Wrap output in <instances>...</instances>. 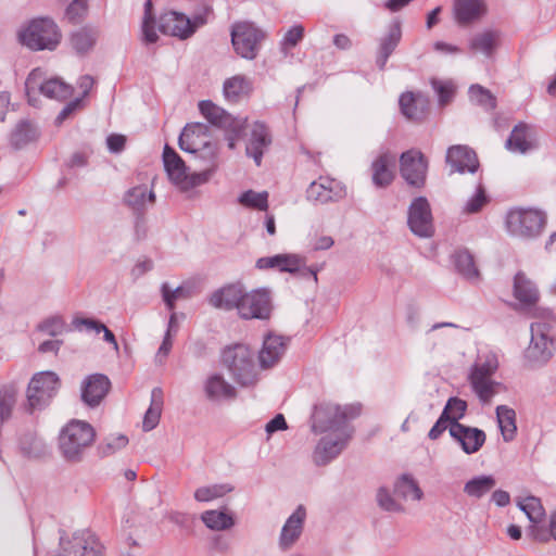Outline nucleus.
Instances as JSON below:
<instances>
[{
	"mask_svg": "<svg viewBox=\"0 0 556 556\" xmlns=\"http://www.w3.org/2000/svg\"><path fill=\"white\" fill-rule=\"evenodd\" d=\"M238 203L249 210L254 211H267L268 208V192L267 191H254L252 189L243 191L238 197Z\"/></svg>",
	"mask_w": 556,
	"mask_h": 556,
	"instance_id": "37998d69",
	"label": "nucleus"
},
{
	"mask_svg": "<svg viewBox=\"0 0 556 556\" xmlns=\"http://www.w3.org/2000/svg\"><path fill=\"white\" fill-rule=\"evenodd\" d=\"M273 312L271 290L268 288H257L247 291L243 288V295L238 306V315L240 318L250 319H268Z\"/></svg>",
	"mask_w": 556,
	"mask_h": 556,
	"instance_id": "9b49d317",
	"label": "nucleus"
},
{
	"mask_svg": "<svg viewBox=\"0 0 556 556\" xmlns=\"http://www.w3.org/2000/svg\"><path fill=\"white\" fill-rule=\"evenodd\" d=\"M224 366L237 383L249 387L257 378L254 353L244 344H236L224 350L222 355Z\"/></svg>",
	"mask_w": 556,
	"mask_h": 556,
	"instance_id": "423d86ee",
	"label": "nucleus"
},
{
	"mask_svg": "<svg viewBox=\"0 0 556 556\" xmlns=\"http://www.w3.org/2000/svg\"><path fill=\"white\" fill-rule=\"evenodd\" d=\"M235 486L231 483H213L201 485L194 490L193 497L198 503H211L231 493Z\"/></svg>",
	"mask_w": 556,
	"mask_h": 556,
	"instance_id": "e433bc0d",
	"label": "nucleus"
},
{
	"mask_svg": "<svg viewBox=\"0 0 556 556\" xmlns=\"http://www.w3.org/2000/svg\"><path fill=\"white\" fill-rule=\"evenodd\" d=\"M111 382L102 374H93L81 383V400L90 407L98 406L109 392Z\"/></svg>",
	"mask_w": 556,
	"mask_h": 556,
	"instance_id": "aec40b11",
	"label": "nucleus"
},
{
	"mask_svg": "<svg viewBox=\"0 0 556 556\" xmlns=\"http://www.w3.org/2000/svg\"><path fill=\"white\" fill-rule=\"evenodd\" d=\"M506 148L510 152L520 154H526L533 150L535 148V143L531 127L526 123L517 124L506 140Z\"/></svg>",
	"mask_w": 556,
	"mask_h": 556,
	"instance_id": "bb28decb",
	"label": "nucleus"
},
{
	"mask_svg": "<svg viewBox=\"0 0 556 556\" xmlns=\"http://www.w3.org/2000/svg\"><path fill=\"white\" fill-rule=\"evenodd\" d=\"M260 366L264 369L273 367L278 361V337L269 332L264 338L263 348L258 355Z\"/></svg>",
	"mask_w": 556,
	"mask_h": 556,
	"instance_id": "79ce46f5",
	"label": "nucleus"
},
{
	"mask_svg": "<svg viewBox=\"0 0 556 556\" xmlns=\"http://www.w3.org/2000/svg\"><path fill=\"white\" fill-rule=\"evenodd\" d=\"M200 520L211 531H228L236 525L235 514L228 508L207 509L200 515Z\"/></svg>",
	"mask_w": 556,
	"mask_h": 556,
	"instance_id": "cd10ccee",
	"label": "nucleus"
},
{
	"mask_svg": "<svg viewBox=\"0 0 556 556\" xmlns=\"http://www.w3.org/2000/svg\"><path fill=\"white\" fill-rule=\"evenodd\" d=\"M394 492L403 500L420 501L424 496L417 481L410 473H403L394 484Z\"/></svg>",
	"mask_w": 556,
	"mask_h": 556,
	"instance_id": "ea45409f",
	"label": "nucleus"
},
{
	"mask_svg": "<svg viewBox=\"0 0 556 556\" xmlns=\"http://www.w3.org/2000/svg\"><path fill=\"white\" fill-rule=\"evenodd\" d=\"M467 410V402L452 396L447 400L442 413L444 417H447L450 420V426L455 424H460L459 420L465 416Z\"/></svg>",
	"mask_w": 556,
	"mask_h": 556,
	"instance_id": "3c124183",
	"label": "nucleus"
},
{
	"mask_svg": "<svg viewBox=\"0 0 556 556\" xmlns=\"http://www.w3.org/2000/svg\"><path fill=\"white\" fill-rule=\"evenodd\" d=\"M447 424H450V420L447 419V417H444L443 413H441L440 417L438 418V420L435 421V424L432 426L428 433L429 439H439L442 435V433L447 429Z\"/></svg>",
	"mask_w": 556,
	"mask_h": 556,
	"instance_id": "338daca9",
	"label": "nucleus"
},
{
	"mask_svg": "<svg viewBox=\"0 0 556 556\" xmlns=\"http://www.w3.org/2000/svg\"><path fill=\"white\" fill-rule=\"evenodd\" d=\"M163 163L168 179L182 192L206 184L212 177V170L187 173L184 160L168 144H165L163 150Z\"/></svg>",
	"mask_w": 556,
	"mask_h": 556,
	"instance_id": "39448f33",
	"label": "nucleus"
},
{
	"mask_svg": "<svg viewBox=\"0 0 556 556\" xmlns=\"http://www.w3.org/2000/svg\"><path fill=\"white\" fill-rule=\"evenodd\" d=\"M212 14L213 9L210 4L204 3L197 9L192 17H190L191 24L194 28V33L197 31L198 28L204 26L208 22V18Z\"/></svg>",
	"mask_w": 556,
	"mask_h": 556,
	"instance_id": "680f3d73",
	"label": "nucleus"
},
{
	"mask_svg": "<svg viewBox=\"0 0 556 556\" xmlns=\"http://www.w3.org/2000/svg\"><path fill=\"white\" fill-rule=\"evenodd\" d=\"M264 33L250 23H239L232 27L231 41L236 52L244 59L256 56Z\"/></svg>",
	"mask_w": 556,
	"mask_h": 556,
	"instance_id": "4468645a",
	"label": "nucleus"
},
{
	"mask_svg": "<svg viewBox=\"0 0 556 556\" xmlns=\"http://www.w3.org/2000/svg\"><path fill=\"white\" fill-rule=\"evenodd\" d=\"M500 42V33L497 30L485 29L476 34L469 40V49L473 52H480L485 58H492Z\"/></svg>",
	"mask_w": 556,
	"mask_h": 556,
	"instance_id": "f704fd0d",
	"label": "nucleus"
},
{
	"mask_svg": "<svg viewBox=\"0 0 556 556\" xmlns=\"http://www.w3.org/2000/svg\"><path fill=\"white\" fill-rule=\"evenodd\" d=\"M378 505L386 511L400 513L404 508L399 504L386 488H379L377 492Z\"/></svg>",
	"mask_w": 556,
	"mask_h": 556,
	"instance_id": "bf43d9fd",
	"label": "nucleus"
},
{
	"mask_svg": "<svg viewBox=\"0 0 556 556\" xmlns=\"http://www.w3.org/2000/svg\"><path fill=\"white\" fill-rule=\"evenodd\" d=\"M198 159L202 160L207 167L204 170H212V175L217 168L218 149L211 140L200 148L198 153H193Z\"/></svg>",
	"mask_w": 556,
	"mask_h": 556,
	"instance_id": "603ef678",
	"label": "nucleus"
},
{
	"mask_svg": "<svg viewBox=\"0 0 556 556\" xmlns=\"http://www.w3.org/2000/svg\"><path fill=\"white\" fill-rule=\"evenodd\" d=\"M305 519L306 509L303 505H299L280 530V548H288L296 542L303 532Z\"/></svg>",
	"mask_w": 556,
	"mask_h": 556,
	"instance_id": "5701e85b",
	"label": "nucleus"
},
{
	"mask_svg": "<svg viewBox=\"0 0 556 556\" xmlns=\"http://www.w3.org/2000/svg\"><path fill=\"white\" fill-rule=\"evenodd\" d=\"M486 13L484 0H454V17L460 25L480 20Z\"/></svg>",
	"mask_w": 556,
	"mask_h": 556,
	"instance_id": "393cba45",
	"label": "nucleus"
},
{
	"mask_svg": "<svg viewBox=\"0 0 556 556\" xmlns=\"http://www.w3.org/2000/svg\"><path fill=\"white\" fill-rule=\"evenodd\" d=\"M431 86L438 94L440 105L444 106L452 101L455 93V87L451 81L432 79Z\"/></svg>",
	"mask_w": 556,
	"mask_h": 556,
	"instance_id": "5fc2aeb1",
	"label": "nucleus"
},
{
	"mask_svg": "<svg viewBox=\"0 0 556 556\" xmlns=\"http://www.w3.org/2000/svg\"><path fill=\"white\" fill-rule=\"evenodd\" d=\"M242 295L243 286L241 283H229L212 292L208 296V304L218 309L238 311Z\"/></svg>",
	"mask_w": 556,
	"mask_h": 556,
	"instance_id": "4be33fe9",
	"label": "nucleus"
},
{
	"mask_svg": "<svg viewBox=\"0 0 556 556\" xmlns=\"http://www.w3.org/2000/svg\"><path fill=\"white\" fill-rule=\"evenodd\" d=\"M27 439H29V445H27L26 440H23L21 443V447L27 456L38 457L41 453H43L45 444L40 439L31 435Z\"/></svg>",
	"mask_w": 556,
	"mask_h": 556,
	"instance_id": "e2e57ef3",
	"label": "nucleus"
},
{
	"mask_svg": "<svg viewBox=\"0 0 556 556\" xmlns=\"http://www.w3.org/2000/svg\"><path fill=\"white\" fill-rule=\"evenodd\" d=\"M361 413L359 403L344 406L320 403L314 406L311 416L312 431L315 434H324L313 452V460L317 466L329 464L346 447L354 432L350 421Z\"/></svg>",
	"mask_w": 556,
	"mask_h": 556,
	"instance_id": "f257e3e1",
	"label": "nucleus"
},
{
	"mask_svg": "<svg viewBox=\"0 0 556 556\" xmlns=\"http://www.w3.org/2000/svg\"><path fill=\"white\" fill-rule=\"evenodd\" d=\"M17 40L31 51H53L61 42L62 34L56 23L47 16L33 18L20 26Z\"/></svg>",
	"mask_w": 556,
	"mask_h": 556,
	"instance_id": "7ed1b4c3",
	"label": "nucleus"
},
{
	"mask_svg": "<svg viewBox=\"0 0 556 556\" xmlns=\"http://www.w3.org/2000/svg\"><path fill=\"white\" fill-rule=\"evenodd\" d=\"M304 37V27L301 24H295L290 27L283 35L280 41V54L286 56L290 48L295 47Z\"/></svg>",
	"mask_w": 556,
	"mask_h": 556,
	"instance_id": "864d4df0",
	"label": "nucleus"
},
{
	"mask_svg": "<svg viewBox=\"0 0 556 556\" xmlns=\"http://www.w3.org/2000/svg\"><path fill=\"white\" fill-rule=\"evenodd\" d=\"M496 484V480L491 475L476 476L468 480L464 485V492L473 498H481L488 494Z\"/></svg>",
	"mask_w": 556,
	"mask_h": 556,
	"instance_id": "a19ab883",
	"label": "nucleus"
},
{
	"mask_svg": "<svg viewBox=\"0 0 556 556\" xmlns=\"http://www.w3.org/2000/svg\"><path fill=\"white\" fill-rule=\"evenodd\" d=\"M97 40V34L94 30L89 28H80L79 30L72 34L71 43L73 49L79 53H87L92 49Z\"/></svg>",
	"mask_w": 556,
	"mask_h": 556,
	"instance_id": "de8ad7c7",
	"label": "nucleus"
},
{
	"mask_svg": "<svg viewBox=\"0 0 556 556\" xmlns=\"http://www.w3.org/2000/svg\"><path fill=\"white\" fill-rule=\"evenodd\" d=\"M152 9V1L147 0L144 2V13L141 24L142 39L147 43L157 41L159 36L156 30L179 39H187L194 34L190 17L186 14L169 11L162 14L159 21H156L153 16Z\"/></svg>",
	"mask_w": 556,
	"mask_h": 556,
	"instance_id": "f03ea898",
	"label": "nucleus"
},
{
	"mask_svg": "<svg viewBox=\"0 0 556 556\" xmlns=\"http://www.w3.org/2000/svg\"><path fill=\"white\" fill-rule=\"evenodd\" d=\"M65 321L61 316H51L38 325V330L51 336L56 337L65 330Z\"/></svg>",
	"mask_w": 556,
	"mask_h": 556,
	"instance_id": "4d7b16f0",
	"label": "nucleus"
},
{
	"mask_svg": "<svg viewBox=\"0 0 556 556\" xmlns=\"http://www.w3.org/2000/svg\"><path fill=\"white\" fill-rule=\"evenodd\" d=\"M173 334L165 333L162 344L159 348L156 353V362L163 363V361L168 356L172 346H173Z\"/></svg>",
	"mask_w": 556,
	"mask_h": 556,
	"instance_id": "774afa93",
	"label": "nucleus"
},
{
	"mask_svg": "<svg viewBox=\"0 0 556 556\" xmlns=\"http://www.w3.org/2000/svg\"><path fill=\"white\" fill-rule=\"evenodd\" d=\"M496 419L504 441H511L517 432L515 410L506 405H498L496 407Z\"/></svg>",
	"mask_w": 556,
	"mask_h": 556,
	"instance_id": "58836bf2",
	"label": "nucleus"
},
{
	"mask_svg": "<svg viewBox=\"0 0 556 556\" xmlns=\"http://www.w3.org/2000/svg\"><path fill=\"white\" fill-rule=\"evenodd\" d=\"M455 270L467 281L477 283L480 280V271L476 265L473 255L468 249L460 248L451 256Z\"/></svg>",
	"mask_w": 556,
	"mask_h": 556,
	"instance_id": "a878e982",
	"label": "nucleus"
},
{
	"mask_svg": "<svg viewBox=\"0 0 556 556\" xmlns=\"http://www.w3.org/2000/svg\"><path fill=\"white\" fill-rule=\"evenodd\" d=\"M206 399L214 403L231 401L237 396L236 388L222 374H210L203 382Z\"/></svg>",
	"mask_w": 556,
	"mask_h": 556,
	"instance_id": "6ab92c4d",
	"label": "nucleus"
},
{
	"mask_svg": "<svg viewBox=\"0 0 556 556\" xmlns=\"http://www.w3.org/2000/svg\"><path fill=\"white\" fill-rule=\"evenodd\" d=\"M486 202L488 197L485 194V190L483 186L480 184L477 187L475 194L471 198H469L468 201L466 202L464 206V212L468 214L477 213L483 207V205L486 204Z\"/></svg>",
	"mask_w": 556,
	"mask_h": 556,
	"instance_id": "13d9d810",
	"label": "nucleus"
},
{
	"mask_svg": "<svg viewBox=\"0 0 556 556\" xmlns=\"http://www.w3.org/2000/svg\"><path fill=\"white\" fill-rule=\"evenodd\" d=\"M128 438L124 434H111L99 443L97 450L101 457H109L126 447Z\"/></svg>",
	"mask_w": 556,
	"mask_h": 556,
	"instance_id": "8fccbe9b",
	"label": "nucleus"
},
{
	"mask_svg": "<svg viewBox=\"0 0 556 556\" xmlns=\"http://www.w3.org/2000/svg\"><path fill=\"white\" fill-rule=\"evenodd\" d=\"M280 271H288L300 279L317 282V270L307 266L295 254H280Z\"/></svg>",
	"mask_w": 556,
	"mask_h": 556,
	"instance_id": "c85d7f7f",
	"label": "nucleus"
},
{
	"mask_svg": "<svg viewBox=\"0 0 556 556\" xmlns=\"http://www.w3.org/2000/svg\"><path fill=\"white\" fill-rule=\"evenodd\" d=\"M530 332L531 339L523 352V358L529 367L539 368L546 365L555 353L551 326L547 323L535 321L531 324Z\"/></svg>",
	"mask_w": 556,
	"mask_h": 556,
	"instance_id": "9d476101",
	"label": "nucleus"
},
{
	"mask_svg": "<svg viewBox=\"0 0 556 556\" xmlns=\"http://www.w3.org/2000/svg\"><path fill=\"white\" fill-rule=\"evenodd\" d=\"M517 506L523 511L531 523H540L545 517V509L541 500L535 496H528L518 502Z\"/></svg>",
	"mask_w": 556,
	"mask_h": 556,
	"instance_id": "49530a36",
	"label": "nucleus"
},
{
	"mask_svg": "<svg viewBox=\"0 0 556 556\" xmlns=\"http://www.w3.org/2000/svg\"><path fill=\"white\" fill-rule=\"evenodd\" d=\"M497 367L498 362L494 354H486L484 357H479L471 367L469 382L482 404L490 403L492 397L498 393L501 383L492 379Z\"/></svg>",
	"mask_w": 556,
	"mask_h": 556,
	"instance_id": "6e6552de",
	"label": "nucleus"
},
{
	"mask_svg": "<svg viewBox=\"0 0 556 556\" xmlns=\"http://www.w3.org/2000/svg\"><path fill=\"white\" fill-rule=\"evenodd\" d=\"M207 131L208 127L205 124H188L179 136V148L188 153H198L199 149L211 140Z\"/></svg>",
	"mask_w": 556,
	"mask_h": 556,
	"instance_id": "412c9836",
	"label": "nucleus"
},
{
	"mask_svg": "<svg viewBox=\"0 0 556 556\" xmlns=\"http://www.w3.org/2000/svg\"><path fill=\"white\" fill-rule=\"evenodd\" d=\"M407 226L419 238H431L434 235L432 211L425 197L415 198L407 211Z\"/></svg>",
	"mask_w": 556,
	"mask_h": 556,
	"instance_id": "ddd939ff",
	"label": "nucleus"
},
{
	"mask_svg": "<svg viewBox=\"0 0 556 556\" xmlns=\"http://www.w3.org/2000/svg\"><path fill=\"white\" fill-rule=\"evenodd\" d=\"M94 438L96 431L90 424L72 419L60 432V452L67 462L78 463L83 459L87 448L93 443Z\"/></svg>",
	"mask_w": 556,
	"mask_h": 556,
	"instance_id": "20e7f679",
	"label": "nucleus"
},
{
	"mask_svg": "<svg viewBox=\"0 0 556 556\" xmlns=\"http://www.w3.org/2000/svg\"><path fill=\"white\" fill-rule=\"evenodd\" d=\"M36 136V128L29 122L22 121L11 134V144L16 149H21L31 142Z\"/></svg>",
	"mask_w": 556,
	"mask_h": 556,
	"instance_id": "c03bdc74",
	"label": "nucleus"
},
{
	"mask_svg": "<svg viewBox=\"0 0 556 556\" xmlns=\"http://www.w3.org/2000/svg\"><path fill=\"white\" fill-rule=\"evenodd\" d=\"M162 298L169 311H174L175 302L182 295V288L177 287L172 289L167 282L162 283L161 287Z\"/></svg>",
	"mask_w": 556,
	"mask_h": 556,
	"instance_id": "052dcab7",
	"label": "nucleus"
},
{
	"mask_svg": "<svg viewBox=\"0 0 556 556\" xmlns=\"http://www.w3.org/2000/svg\"><path fill=\"white\" fill-rule=\"evenodd\" d=\"M163 408V391L161 388H153L151 391V402L144 414L142 428L144 431H151L160 421Z\"/></svg>",
	"mask_w": 556,
	"mask_h": 556,
	"instance_id": "4c0bfd02",
	"label": "nucleus"
},
{
	"mask_svg": "<svg viewBox=\"0 0 556 556\" xmlns=\"http://www.w3.org/2000/svg\"><path fill=\"white\" fill-rule=\"evenodd\" d=\"M88 3L87 0H73L65 10V17L71 23H79L87 15Z\"/></svg>",
	"mask_w": 556,
	"mask_h": 556,
	"instance_id": "6e6d98bb",
	"label": "nucleus"
},
{
	"mask_svg": "<svg viewBox=\"0 0 556 556\" xmlns=\"http://www.w3.org/2000/svg\"><path fill=\"white\" fill-rule=\"evenodd\" d=\"M450 435L460 445L464 453L471 455L480 451L486 440L482 429L455 424L448 427Z\"/></svg>",
	"mask_w": 556,
	"mask_h": 556,
	"instance_id": "a211bd4d",
	"label": "nucleus"
},
{
	"mask_svg": "<svg viewBox=\"0 0 556 556\" xmlns=\"http://www.w3.org/2000/svg\"><path fill=\"white\" fill-rule=\"evenodd\" d=\"M125 203L136 212H144L155 202V194L148 185L130 188L124 195Z\"/></svg>",
	"mask_w": 556,
	"mask_h": 556,
	"instance_id": "7c9ffc66",
	"label": "nucleus"
},
{
	"mask_svg": "<svg viewBox=\"0 0 556 556\" xmlns=\"http://www.w3.org/2000/svg\"><path fill=\"white\" fill-rule=\"evenodd\" d=\"M60 388L59 376L53 371H41L33 376L28 389L27 401L31 409H41L56 394Z\"/></svg>",
	"mask_w": 556,
	"mask_h": 556,
	"instance_id": "f8f14e48",
	"label": "nucleus"
},
{
	"mask_svg": "<svg viewBox=\"0 0 556 556\" xmlns=\"http://www.w3.org/2000/svg\"><path fill=\"white\" fill-rule=\"evenodd\" d=\"M469 99L472 103L482 106L486 111H491L496 106V99L490 90L481 85L475 84L469 87Z\"/></svg>",
	"mask_w": 556,
	"mask_h": 556,
	"instance_id": "09e8293b",
	"label": "nucleus"
},
{
	"mask_svg": "<svg viewBox=\"0 0 556 556\" xmlns=\"http://www.w3.org/2000/svg\"><path fill=\"white\" fill-rule=\"evenodd\" d=\"M428 162L425 155L417 150H408L400 156V172L403 179L416 188L424 187L426 182Z\"/></svg>",
	"mask_w": 556,
	"mask_h": 556,
	"instance_id": "2eb2a0df",
	"label": "nucleus"
},
{
	"mask_svg": "<svg viewBox=\"0 0 556 556\" xmlns=\"http://www.w3.org/2000/svg\"><path fill=\"white\" fill-rule=\"evenodd\" d=\"M529 535L539 542H547L551 539V527L542 526L540 523H532L528 529Z\"/></svg>",
	"mask_w": 556,
	"mask_h": 556,
	"instance_id": "0e129e2a",
	"label": "nucleus"
},
{
	"mask_svg": "<svg viewBox=\"0 0 556 556\" xmlns=\"http://www.w3.org/2000/svg\"><path fill=\"white\" fill-rule=\"evenodd\" d=\"M269 143L266 127L261 123H255L251 129V136L247 144V154L253 157L257 166L261 165L263 152Z\"/></svg>",
	"mask_w": 556,
	"mask_h": 556,
	"instance_id": "473e14b6",
	"label": "nucleus"
},
{
	"mask_svg": "<svg viewBox=\"0 0 556 556\" xmlns=\"http://www.w3.org/2000/svg\"><path fill=\"white\" fill-rule=\"evenodd\" d=\"M26 94L29 104L36 106V94L41 93L45 97L58 101H63L72 96L73 87L59 77H47V73L41 68L33 70L25 81Z\"/></svg>",
	"mask_w": 556,
	"mask_h": 556,
	"instance_id": "0eeeda50",
	"label": "nucleus"
},
{
	"mask_svg": "<svg viewBox=\"0 0 556 556\" xmlns=\"http://www.w3.org/2000/svg\"><path fill=\"white\" fill-rule=\"evenodd\" d=\"M345 194V188L329 177H319L317 181H312L306 189L307 200L319 204L339 201Z\"/></svg>",
	"mask_w": 556,
	"mask_h": 556,
	"instance_id": "dca6fc26",
	"label": "nucleus"
},
{
	"mask_svg": "<svg viewBox=\"0 0 556 556\" xmlns=\"http://www.w3.org/2000/svg\"><path fill=\"white\" fill-rule=\"evenodd\" d=\"M445 161L451 167V174H475L480 165L476 152L465 144L450 147L446 151Z\"/></svg>",
	"mask_w": 556,
	"mask_h": 556,
	"instance_id": "f3484780",
	"label": "nucleus"
},
{
	"mask_svg": "<svg viewBox=\"0 0 556 556\" xmlns=\"http://www.w3.org/2000/svg\"><path fill=\"white\" fill-rule=\"evenodd\" d=\"M402 38L401 22L395 18L391 22L388 33L381 37L379 42V50L376 59L379 70H384L390 55L394 52Z\"/></svg>",
	"mask_w": 556,
	"mask_h": 556,
	"instance_id": "b1692460",
	"label": "nucleus"
},
{
	"mask_svg": "<svg viewBox=\"0 0 556 556\" xmlns=\"http://www.w3.org/2000/svg\"><path fill=\"white\" fill-rule=\"evenodd\" d=\"M546 224V214L536 208L516 207L507 212L505 226L511 236L532 239L540 236Z\"/></svg>",
	"mask_w": 556,
	"mask_h": 556,
	"instance_id": "1a4fd4ad",
	"label": "nucleus"
},
{
	"mask_svg": "<svg viewBox=\"0 0 556 556\" xmlns=\"http://www.w3.org/2000/svg\"><path fill=\"white\" fill-rule=\"evenodd\" d=\"M402 114L408 119H420L424 114V108L419 106V99L413 92H404L399 99Z\"/></svg>",
	"mask_w": 556,
	"mask_h": 556,
	"instance_id": "a18cd8bd",
	"label": "nucleus"
},
{
	"mask_svg": "<svg viewBox=\"0 0 556 556\" xmlns=\"http://www.w3.org/2000/svg\"><path fill=\"white\" fill-rule=\"evenodd\" d=\"M394 165V156L383 153L379 155L371 164L372 182L378 188L388 187L393 178L391 166Z\"/></svg>",
	"mask_w": 556,
	"mask_h": 556,
	"instance_id": "72a5a7b5",
	"label": "nucleus"
},
{
	"mask_svg": "<svg viewBox=\"0 0 556 556\" xmlns=\"http://www.w3.org/2000/svg\"><path fill=\"white\" fill-rule=\"evenodd\" d=\"M153 262L150 258L138 260L131 269V276L134 279H139L148 271L152 270Z\"/></svg>",
	"mask_w": 556,
	"mask_h": 556,
	"instance_id": "69168bd1",
	"label": "nucleus"
},
{
	"mask_svg": "<svg viewBox=\"0 0 556 556\" xmlns=\"http://www.w3.org/2000/svg\"><path fill=\"white\" fill-rule=\"evenodd\" d=\"M514 295L522 306L534 305L539 301V290L528 277L519 271L514 278Z\"/></svg>",
	"mask_w": 556,
	"mask_h": 556,
	"instance_id": "2f4dec72",
	"label": "nucleus"
},
{
	"mask_svg": "<svg viewBox=\"0 0 556 556\" xmlns=\"http://www.w3.org/2000/svg\"><path fill=\"white\" fill-rule=\"evenodd\" d=\"M199 110L201 114L212 124L222 128H228L233 123H238L237 118H233L223 108L216 105L210 100H204L199 103Z\"/></svg>",
	"mask_w": 556,
	"mask_h": 556,
	"instance_id": "c9c22d12",
	"label": "nucleus"
},
{
	"mask_svg": "<svg viewBox=\"0 0 556 556\" xmlns=\"http://www.w3.org/2000/svg\"><path fill=\"white\" fill-rule=\"evenodd\" d=\"M252 90L251 80L244 75H235L227 78L223 85V94L227 102L238 103L250 94Z\"/></svg>",
	"mask_w": 556,
	"mask_h": 556,
	"instance_id": "c756f323",
	"label": "nucleus"
}]
</instances>
